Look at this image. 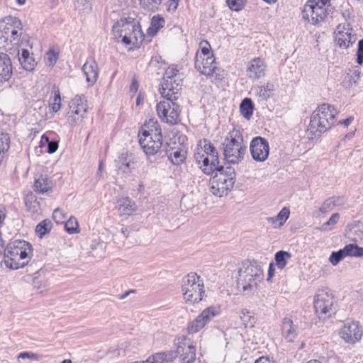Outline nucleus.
I'll return each mask as SVG.
<instances>
[{
    "label": "nucleus",
    "instance_id": "obj_1",
    "mask_svg": "<svg viewBox=\"0 0 363 363\" xmlns=\"http://www.w3.org/2000/svg\"><path fill=\"white\" fill-rule=\"evenodd\" d=\"M337 112L333 106L323 104L313 111L308 126L307 134L310 139L319 138L330 129L335 123Z\"/></svg>",
    "mask_w": 363,
    "mask_h": 363
},
{
    "label": "nucleus",
    "instance_id": "obj_2",
    "mask_svg": "<svg viewBox=\"0 0 363 363\" xmlns=\"http://www.w3.org/2000/svg\"><path fill=\"white\" fill-rule=\"evenodd\" d=\"M112 33L116 40L130 46L129 49L144 40L140 26L135 19H120L113 26Z\"/></svg>",
    "mask_w": 363,
    "mask_h": 363
},
{
    "label": "nucleus",
    "instance_id": "obj_3",
    "mask_svg": "<svg viewBox=\"0 0 363 363\" xmlns=\"http://www.w3.org/2000/svg\"><path fill=\"white\" fill-rule=\"evenodd\" d=\"M32 252L33 248L28 242L16 240L4 250V264L11 269L22 268L28 263Z\"/></svg>",
    "mask_w": 363,
    "mask_h": 363
},
{
    "label": "nucleus",
    "instance_id": "obj_4",
    "mask_svg": "<svg viewBox=\"0 0 363 363\" xmlns=\"http://www.w3.org/2000/svg\"><path fill=\"white\" fill-rule=\"evenodd\" d=\"M23 40V25L18 18L9 16L0 21V49L20 45Z\"/></svg>",
    "mask_w": 363,
    "mask_h": 363
},
{
    "label": "nucleus",
    "instance_id": "obj_5",
    "mask_svg": "<svg viewBox=\"0 0 363 363\" xmlns=\"http://www.w3.org/2000/svg\"><path fill=\"white\" fill-rule=\"evenodd\" d=\"M263 277V270L257 262L245 260L238 269V283L243 291L252 292L257 290Z\"/></svg>",
    "mask_w": 363,
    "mask_h": 363
},
{
    "label": "nucleus",
    "instance_id": "obj_6",
    "mask_svg": "<svg viewBox=\"0 0 363 363\" xmlns=\"http://www.w3.org/2000/svg\"><path fill=\"white\" fill-rule=\"evenodd\" d=\"M235 175L234 168L220 166L210 181L212 194L219 197L227 195L234 186Z\"/></svg>",
    "mask_w": 363,
    "mask_h": 363
},
{
    "label": "nucleus",
    "instance_id": "obj_7",
    "mask_svg": "<svg viewBox=\"0 0 363 363\" xmlns=\"http://www.w3.org/2000/svg\"><path fill=\"white\" fill-rule=\"evenodd\" d=\"M223 145L225 159L228 163L238 164L244 158L246 145L238 131L229 133Z\"/></svg>",
    "mask_w": 363,
    "mask_h": 363
},
{
    "label": "nucleus",
    "instance_id": "obj_8",
    "mask_svg": "<svg viewBox=\"0 0 363 363\" xmlns=\"http://www.w3.org/2000/svg\"><path fill=\"white\" fill-rule=\"evenodd\" d=\"M182 291L186 303H198L205 294L203 281L196 273L189 274L182 279Z\"/></svg>",
    "mask_w": 363,
    "mask_h": 363
},
{
    "label": "nucleus",
    "instance_id": "obj_9",
    "mask_svg": "<svg viewBox=\"0 0 363 363\" xmlns=\"http://www.w3.org/2000/svg\"><path fill=\"white\" fill-rule=\"evenodd\" d=\"M330 0H308L302 10L303 18L313 25H318L327 17Z\"/></svg>",
    "mask_w": 363,
    "mask_h": 363
},
{
    "label": "nucleus",
    "instance_id": "obj_10",
    "mask_svg": "<svg viewBox=\"0 0 363 363\" xmlns=\"http://www.w3.org/2000/svg\"><path fill=\"white\" fill-rule=\"evenodd\" d=\"M161 95L163 100L160 101V111L162 110V112L160 120L170 125L177 124L179 116V106L174 102V100H176L177 96L176 94L173 96Z\"/></svg>",
    "mask_w": 363,
    "mask_h": 363
},
{
    "label": "nucleus",
    "instance_id": "obj_11",
    "mask_svg": "<svg viewBox=\"0 0 363 363\" xmlns=\"http://www.w3.org/2000/svg\"><path fill=\"white\" fill-rule=\"evenodd\" d=\"M334 305V296L329 289H319L314 298L315 313L321 318L323 315H330Z\"/></svg>",
    "mask_w": 363,
    "mask_h": 363
},
{
    "label": "nucleus",
    "instance_id": "obj_12",
    "mask_svg": "<svg viewBox=\"0 0 363 363\" xmlns=\"http://www.w3.org/2000/svg\"><path fill=\"white\" fill-rule=\"evenodd\" d=\"M88 108L86 98L84 95H77L69 103L68 121L72 125L77 124L85 117Z\"/></svg>",
    "mask_w": 363,
    "mask_h": 363
},
{
    "label": "nucleus",
    "instance_id": "obj_13",
    "mask_svg": "<svg viewBox=\"0 0 363 363\" xmlns=\"http://www.w3.org/2000/svg\"><path fill=\"white\" fill-rule=\"evenodd\" d=\"M161 147L163 148L168 160L174 165H179L185 162L186 150L179 143L171 140L163 145L160 141Z\"/></svg>",
    "mask_w": 363,
    "mask_h": 363
},
{
    "label": "nucleus",
    "instance_id": "obj_14",
    "mask_svg": "<svg viewBox=\"0 0 363 363\" xmlns=\"http://www.w3.org/2000/svg\"><path fill=\"white\" fill-rule=\"evenodd\" d=\"M178 69L176 67H169L163 76L164 83L162 84V92L160 94L173 96L180 89V79L177 75Z\"/></svg>",
    "mask_w": 363,
    "mask_h": 363
},
{
    "label": "nucleus",
    "instance_id": "obj_15",
    "mask_svg": "<svg viewBox=\"0 0 363 363\" xmlns=\"http://www.w3.org/2000/svg\"><path fill=\"white\" fill-rule=\"evenodd\" d=\"M143 130L142 133H139V143L144 152L147 155H154L159 150V133L157 130Z\"/></svg>",
    "mask_w": 363,
    "mask_h": 363
},
{
    "label": "nucleus",
    "instance_id": "obj_16",
    "mask_svg": "<svg viewBox=\"0 0 363 363\" xmlns=\"http://www.w3.org/2000/svg\"><path fill=\"white\" fill-rule=\"evenodd\" d=\"M219 313L218 308L214 306H210L204 309L196 318L189 323L187 330L190 334L198 333L201 329L205 327L209 321Z\"/></svg>",
    "mask_w": 363,
    "mask_h": 363
},
{
    "label": "nucleus",
    "instance_id": "obj_17",
    "mask_svg": "<svg viewBox=\"0 0 363 363\" xmlns=\"http://www.w3.org/2000/svg\"><path fill=\"white\" fill-rule=\"evenodd\" d=\"M176 352L181 363H194L196 360V348L185 336L177 339Z\"/></svg>",
    "mask_w": 363,
    "mask_h": 363
},
{
    "label": "nucleus",
    "instance_id": "obj_18",
    "mask_svg": "<svg viewBox=\"0 0 363 363\" xmlns=\"http://www.w3.org/2000/svg\"><path fill=\"white\" fill-rule=\"evenodd\" d=\"M250 150L253 160L257 162H264L269 156V143L266 139L256 137L250 143Z\"/></svg>",
    "mask_w": 363,
    "mask_h": 363
},
{
    "label": "nucleus",
    "instance_id": "obj_19",
    "mask_svg": "<svg viewBox=\"0 0 363 363\" xmlns=\"http://www.w3.org/2000/svg\"><path fill=\"white\" fill-rule=\"evenodd\" d=\"M363 332L357 322L352 321L346 323L340 331L341 338L347 343L355 344L359 342Z\"/></svg>",
    "mask_w": 363,
    "mask_h": 363
},
{
    "label": "nucleus",
    "instance_id": "obj_20",
    "mask_svg": "<svg viewBox=\"0 0 363 363\" xmlns=\"http://www.w3.org/2000/svg\"><path fill=\"white\" fill-rule=\"evenodd\" d=\"M195 67L202 74L206 76H213L216 74L215 78H217L218 70L215 62V57L211 53L210 57H201L200 55L195 57Z\"/></svg>",
    "mask_w": 363,
    "mask_h": 363
},
{
    "label": "nucleus",
    "instance_id": "obj_21",
    "mask_svg": "<svg viewBox=\"0 0 363 363\" xmlns=\"http://www.w3.org/2000/svg\"><path fill=\"white\" fill-rule=\"evenodd\" d=\"M335 40L340 48H347L354 41L349 24H339L335 32Z\"/></svg>",
    "mask_w": 363,
    "mask_h": 363
},
{
    "label": "nucleus",
    "instance_id": "obj_22",
    "mask_svg": "<svg viewBox=\"0 0 363 363\" xmlns=\"http://www.w3.org/2000/svg\"><path fill=\"white\" fill-rule=\"evenodd\" d=\"M266 64L263 59L256 57L249 62L247 67V74L249 78L257 79L265 74Z\"/></svg>",
    "mask_w": 363,
    "mask_h": 363
},
{
    "label": "nucleus",
    "instance_id": "obj_23",
    "mask_svg": "<svg viewBox=\"0 0 363 363\" xmlns=\"http://www.w3.org/2000/svg\"><path fill=\"white\" fill-rule=\"evenodd\" d=\"M13 74V66L10 57L0 52V83L8 82Z\"/></svg>",
    "mask_w": 363,
    "mask_h": 363
},
{
    "label": "nucleus",
    "instance_id": "obj_24",
    "mask_svg": "<svg viewBox=\"0 0 363 363\" xmlns=\"http://www.w3.org/2000/svg\"><path fill=\"white\" fill-rule=\"evenodd\" d=\"M116 208L119 215L130 216L137 209L135 203L128 197H121L117 199Z\"/></svg>",
    "mask_w": 363,
    "mask_h": 363
},
{
    "label": "nucleus",
    "instance_id": "obj_25",
    "mask_svg": "<svg viewBox=\"0 0 363 363\" xmlns=\"http://www.w3.org/2000/svg\"><path fill=\"white\" fill-rule=\"evenodd\" d=\"M82 72L89 85H93L98 78V69L94 60L86 62L82 67Z\"/></svg>",
    "mask_w": 363,
    "mask_h": 363
},
{
    "label": "nucleus",
    "instance_id": "obj_26",
    "mask_svg": "<svg viewBox=\"0 0 363 363\" xmlns=\"http://www.w3.org/2000/svg\"><path fill=\"white\" fill-rule=\"evenodd\" d=\"M18 60L23 69L29 72L33 71L37 65L33 54L26 49H23L21 54L18 52Z\"/></svg>",
    "mask_w": 363,
    "mask_h": 363
},
{
    "label": "nucleus",
    "instance_id": "obj_27",
    "mask_svg": "<svg viewBox=\"0 0 363 363\" xmlns=\"http://www.w3.org/2000/svg\"><path fill=\"white\" fill-rule=\"evenodd\" d=\"M281 332L284 338L289 342L294 341L296 337L297 333L296 327L291 318L285 317L282 320Z\"/></svg>",
    "mask_w": 363,
    "mask_h": 363
},
{
    "label": "nucleus",
    "instance_id": "obj_28",
    "mask_svg": "<svg viewBox=\"0 0 363 363\" xmlns=\"http://www.w3.org/2000/svg\"><path fill=\"white\" fill-rule=\"evenodd\" d=\"M218 164V157H215L213 155L212 158H211V157L207 155L205 158H203L201 164H199V167L205 174H210L219 169L220 166Z\"/></svg>",
    "mask_w": 363,
    "mask_h": 363
},
{
    "label": "nucleus",
    "instance_id": "obj_29",
    "mask_svg": "<svg viewBox=\"0 0 363 363\" xmlns=\"http://www.w3.org/2000/svg\"><path fill=\"white\" fill-rule=\"evenodd\" d=\"M290 215V211L288 208L284 207L280 212L274 217H268L267 220L273 225L274 228H280L282 226Z\"/></svg>",
    "mask_w": 363,
    "mask_h": 363
},
{
    "label": "nucleus",
    "instance_id": "obj_30",
    "mask_svg": "<svg viewBox=\"0 0 363 363\" xmlns=\"http://www.w3.org/2000/svg\"><path fill=\"white\" fill-rule=\"evenodd\" d=\"M52 182L50 180L43 176L36 179L34 184V190L37 193L44 194L52 189Z\"/></svg>",
    "mask_w": 363,
    "mask_h": 363
},
{
    "label": "nucleus",
    "instance_id": "obj_31",
    "mask_svg": "<svg viewBox=\"0 0 363 363\" xmlns=\"http://www.w3.org/2000/svg\"><path fill=\"white\" fill-rule=\"evenodd\" d=\"M342 199L340 197H330L327 199L318 209V212L325 214L331 211L336 206L342 203Z\"/></svg>",
    "mask_w": 363,
    "mask_h": 363
},
{
    "label": "nucleus",
    "instance_id": "obj_32",
    "mask_svg": "<svg viewBox=\"0 0 363 363\" xmlns=\"http://www.w3.org/2000/svg\"><path fill=\"white\" fill-rule=\"evenodd\" d=\"M240 110L244 118L250 119L254 110V104L251 99L245 98L240 105Z\"/></svg>",
    "mask_w": 363,
    "mask_h": 363
},
{
    "label": "nucleus",
    "instance_id": "obj_33",
    "mask_svg": "<svg viewBox=\"0 0 363 363\" xmlns=\"http://www.w3.org/2000/svg\"><path fill=\"white\" fill-rule=\"evenodd\" d=\"M345 257H361L363 256V248L354 244H349L342 249Z\"/></svg>",
    "mask_w": 363,
    "mask_h": 363
},
{
    "label": "nucleus",
    "instance_id": "obj_34",
    "mask_svg": "<svg viewBox=\"0 0 363 363\" xmlns=\"http://www.w3.org/2000/svg\"><path fill=\"white\" fill-rule=\"evenodd\" d=\"M291 255L286 251H279L275 254L276 264L278 268L284 269L287 263V261L291 259Z\"/></svg>",
    "mask_w": 363,
    "mask_h": 363
},
{
    "label": "nucleus",
    "instance_id": "obj_35",
    "mask_svg": "<svg viewBox=\"0 0 363 363\" xmlns=\"http://www.w3.org/2000/svg\"><path fill=\"white\" fill-rule=\"evenodd\" d=\"M240 318L245 327L252 328L256 323V318L253 312L242 310Z\"/></svg>",
    "mask_w": 363,
    "mask_h": 363
},
{
    "label": "nucleus",
    "instance_id": "obj_36",
    "mask_svg": "<svg viewBox=\"0 0 363 363\" xmlns=\"http://www.w3.org/2000/svg\"><path fill=\"white\" fill-rule=\"evenodd\" d=\"M52 223L48 220H44L40 222L35 228V232L38 236L41 238L46 233H49L51 230Z\"/></svg>",
    "mask_w": 363,
    "mask_h": 363
},
{
    "label": "nucleus",
    "instance_id": "obj_37",
    "mask_svg": "<svg viewBox=\"0 0 363 363\" xmlns=\"http://www.w3.org/2000/svg\"><path fill=\"white\" fill-rule=\"evenodd\" d=\"M340 216L339 213H333L330 218V219L327 222L324 223L319 229L322 231L331 230L337 223V222L340 220Z\"/></svg>",
    "mask_w": 363,
    "mask_h": 363
},
{
    "label": "nucleus",
    "instance_id": "obj_38",
    "mask_svg": "<svg viewBox=\"0 0 363 363\" xmlns=\"http://www.w3.org/2000/svg\"><path fill=\"white\" fill-rule=\"evenodd\" d=\"M66 231L69 234H75L79 232V224L77 220L71 216L65 224Z\"/></svg>",
    "mask_w": 363,
    "mask_h": 363
},
{
    "label": "nucleus",
    "instance_id": "obj_39",
    "mask_svg": "<svg viewBox=\"0 0 363 363\" xmlns=\"http://www.w3.org/2000/svg\"><path fill=\"white\" fill-rule=\"evenodd\" d=\"M177 357L178 354L176 352V350L160 352V363H171Z\"/></svg>",
    "mask_w": 363,
    "mask_h": 363
},
{
    "label": "nucleus",
    "instance_id": "obj_40",
    "mask_svg": "<svg viewBox=\"0 0 363 363\" xmlns=\"http://www.w3.org/2000/svg\"><path fill=\"white\" fill-rule=\"evenodd\" d=\"M273 86L267 84L265 86H262L258 87V91L257 94L259 98L263 100H267L269 99L272 93Z\"/></svg>",
    "mask_w": 363,
    "mask_h": 363
},
{
    "label": "nucleus",
    "instance_id": "obj_41",
    "mask_svg": "<svg viewBox=\"0 0 363 363\" xmlns=\"http://www.w3.org/2000/svg\"><path fill=\"white\" fill-rule=\"evenodd\" d=\"M200 51L196 52V56L200 55L201 57L211 56V45L206 40H202L199 43Z\"/></svg>",
    "mask_w": 363,
    "mask_h": 363
},
{
    "label": "nucleus",
    "instance_id": "obj_42",
    "mask_svg": "<svg viewBox=\"0 0 363 363\" xmlns=\"http://www.w3.org/2000/svg\"><path fill=\"white\" fill-rule=\"evenodd\" d=\"M58 59V53L53 50H48L45 56L44 60L45 65L49 67H52Z\"/></svg>",
    "mask_w": 363,
    "mask_h": 363
},
{
    "label": "nucleus",
    "instance_id": "obj_43",
    "mask_svg": "<svg viewBox=\"0 0 363 363\" xmlns=\"http://www.w3.org/2000/svg\"><path fill=\"white\" fill-rule=\"evenodd\" d=\"M345 253L342 249L337 252H333L329 257V261L333 266H336L340 261L345 258Z\"/></svg>",
    "mask_w": 363,
    "mask_h": 363
},
{
    "label": "nucleus",
    "instance_id": "obj_44",
    "mask_svg": "<svg viewBox=\"0 0 363 363\" xmlns=\"http://www.w3.org/2000/svg\"><path fill=\"white\" fill-rule=\"evenodd\" d=\"M359 79V72H354L352 74H348L343 82L344 86L350 88L353 84H356Z\"/></svg>",
    "mask_w": 363,
    "mask_h": 363
},
{
    "label": "nucleus",
    "instance_id": "obj_45",
    "mask_svg": "<svg viewBox=\"0 0 363 363\" xmlns=\"http://www.w3.org/2000/svg\"><path fill=\"white\" fill-rule=\"evenodd\" d=\"M226 3L231 10L239 11L244 8L246 0H226Z\"/></svg>",
    "mask_w": 363,
    "mask_h": 363
},
{
    "label": "nucleus",
    "instance_id": "obj_46",
    "mask_svg": "<svg viewBox=\"0 0 363 363\" xmlns=\"http://www.w3.org/2000/svg\"><path fill=\"white\" fill-rule=\"evenodd\" d=\"M159 30V14L154 16L151 20V25L147 29V35L154 36Z\"/></svg>",
    "mask_w": 363,
    "mask_h": 363
},
{
    "label": "nucleus",
    "instance_id": "obj_47",
    "mask_svg": "<svg viewBox=\"0 0 363 363\" xmlns=\"http://www.w3.org/2000/svg\"><path fill=\"white\" fill-rule=\"evenodd\" d=\"M202 147L203 150H205L206 155H208L209 157H211V158H212L213 155L215 157H218L216 148L213 146V145L211 144V143H208L206 140H203V141H202Z\"/></svg>",
    "mask_w": 363,
    "mask_h": 363
},
{
    "label": "nucleus",
    "instance_id": "obj_48",
    "mask_svg": "<svg viewBox=\"0 0 363 363\" xmlns=\"http://www.w3.org/2000/svg\"><path fill=\"white\" fill-rule=\"evenodd\" d=\"M140 3L148 11H155L159 9L157 0H140Z\"/></svg>",
    "mask_w": 363,
    "mask_h": 363
},
{
    "label": "nucleus",
    "instance_id": "obj_49",
    "mask_svg": "<svg viewBox=\"0 0 363 363\" xmlns=\"http://www.w3.org/2000/svg\"><path fill=\"white\" fill-rule=\"evenodd\" d=\"M206 156V155H205V150H203V148L202 147V141L200 140L199 143L198 144V147L196 150V152L194 153V159L196 162L198 164H201L203 158H205Z\"/></svg>",
    "mask_w": 363,
    "mask_h": 363
},
{
    "label": "nucleus",
    "instance_id": "obj_50",
    "mask_svg": "<svg viewBox=\"0 0 363 363\" xmlns=\"http://www.w3.org/2000/svg\"><path fill=\"white\" fill-rule=\"evenodd\" d=\"M50 107L54 112H57L61 107V98L59 91L55 93L53 101L50 104Z\"/></svg>",
    "mask_w": 363,
    "mask_h": 363
},
{
    "label": "nucleus",
    "instance_id": "obj_51",
    "mask_svg": "<svg viewBox=\"0 0 363 363\" xmlns=\"http://www.w3.org/2000/svg\"><path fill=\"white\" fill-rule=\"evenodd\" d=\"M26 205L29 211L32 212L33 213H38L39 203H38V202H37V201L35 199L33 201H31L29 199H27L26 200Z\"/></svg>",
    "mask_w": 363,
    "mask_h": 363
},
{
    "label": "nucleus",
    "instance_id": "obj_52",
    "mask_svg": "<svg viewBox=\"0 0 363 363\" xmlns=\"http://www.w3.org/2000/svg\"><path fill=\"white\" fill-rule=\"evenodd\" d=\"M43 139H45L48 142V152L50 154L54 153L58 148V142L56 140L50 141L48 137L43 135Z\"/></svg>",
    "mask_w": 363,
    "mask_h": 363
},
{
    "label": "nucleus",
    "instance_id": "obj_53",
    "mask_svg": "<svg viewBox=\"0 0 363 363\" xmlns=\"http://www.w3.org/2000/svg\"><path fill=\"white\" fill-rule=\"evenodd\" d=\"M357 63L359 65L363 63V39L358 42V48L356 53Z\"/></svg>",
    "mask_w": 363,
    "mask_h": 363
},
{
    "label": "nucleus",
    "instance_id": "obj_54",
    "mask_svg": "<svg viewBox=\"0 0 363 363\" xmlns=\"http://www.w3.org/2000/svg\"><path fill=\"white\" fill-rule=\"evenodd\" d=\"M18 358L30 359H33V360H37L38 361V360H40L41 359V356L38 354L33 353V352H21L18 354Z\"/></svg>",
    "mask_w": 363,
    "mask_h": 363
},
{
    "label": "nucleus",
    "instance_id": "obj_55",
    "mask_svg": "<svg viewBox=\"0 0 363 363\" xmlns=\"http://www.w3.org/2000/svg\"><path fill=\"white\" fill-rule=\"evenodd\" d=\"M179 4V0H169L167 4H165L166 6V11L168 13H172L174 12Z\"/></svg>",
    "mask_w": 363,
    "mask_h": 363
},
{
    "label": "nucleus",
    "instance_id": "obj_56",
    "mask_svg": "<svg viewBox=\"0 0 363 363\" xmlns=\"http://www.w3.org/2000/svg\"><path fill=\"white\" fill-rule=\"evenodd\" d=\"M65 214L59 208H56L52 213V218L55 220L56 223H62L65 219Z\"/></svg>",
    "mask_w": 363,
    "mask_h": 363
},
{
    "label": "nucleus",
    "instance_id": "obj_57",
    "mask_svg": "<svg viewBox=\"0 0 363 363\" xmlns=\"http://www.w3.org/2000/svg\"><path fill=\"white\" fill-rule=\"evenodd\" d=\"M151 129H152L153 130H157V122L155 121L153 119H150L148 122H146L144 124V126L143 127L142 130H150ZM142 132L143 131H141L140 133H142ZM150 132L152 133V131H150Z\"/></svg>",
    "mask_w": 363,
    "mask_h": 363
},
{
    "label": "nucleus",
    "instance_id": "obj_58",
    "mask_svg": "<svg viewBox=\"0 0 363 363\" xmlns=\"http://www.w3.org/2000/svg\"><path fill=\"white\" fill-rule=\"evenodd\" d=\"M138 363H158L159 355L158 353L150 356L145 361H138Z\"/></svg>",
    "mask_w": 363,
    "mask_h": 363
},
{
    "label": "nucleus",
    "instance_id": "obj_59",
    "mask_svg": "<svg viewBox=\"0 0 363 363\" xmlns=\"http://www.w3.org/2000/svg\"><path fill=\"white\" fill-rule=\"evenodd\" d=\"M82 4L85 6V9L86 11H89L91 10V4H89L88 0H77V7L79 8L80 5Z\"/></svg>",
    "mask_w": 363,
    "mask_h": 363
},
{
    "label": "nucleus",
    "instance_id": "obj_60",
    "mask_svg": "<svg viewBox=\"0 0 363 363\" xmlns=\"http://www.w3.org/2000/svg\"><path fill=\"white\" fill-rule=\"evenodd\" d=\"M139 87L138 81L134 78L133 79L131 85L130 86V91L132 93H136Z\"/></svg>",
    "mask_w": 363,
    "mask_h": 363
},
{
    "label": "nucleus",
    "instance_id": "obj_61",
    "mask_svg": "<svg viewBox=\"0 0 363 363\" xmlns=\"http://www.w3.org/2000/svg\"><path fill=\"white\" fill-rule=\"evenodd\" d=\"M274 267L273 266V264L271 263L269 267L268 277H267V280L269 281L271 279V278L274 276Z\"/></svg>",
    "mask_w": 363,
    "mask_h": 363
},
{
    "label": "nucleus",
    "instance_id": "obj_62",
    "mask_svg": "<svg viewBox=\"0 0 363 363\" xmlns=\"http://www.w3.org/2000/svg\"><path fill=\"white\" fill-rule=\"evenodd\" d=\"M255 363H272L267 357H262L257 359Z\"/></svg>",
    "mask_w": 363,
    "mask_h": 363
},
{
    "label": "nucleus",
    "instance_id": "obj_63",
    "mask_svg": "<svg viewBox=\"0 0 363 363\" xmlns=\"http://www.w3.org/2000/svg\"><path fill=\"white\" fill-rule=\"evenodd\" d=\"M353 121V117L350 116L342 121H340L341 124H343L345 127L348 126Z\"/></svg>",
    "mask_w": 363,
    "mask_h": 363
},
{
    "label": "nucleus",
    "instance_id": "obj_64",
    "mask_svg": "<svg viewBox=\"0 0 363 363\" xmlns=\"http://www.w3.org/2000/svg\"><path fill=\"white\" fill-rule=\"evenodd\" d=\"M121 233L124 235L125 238H127L130 233V229L129 228H122L121 229Z\"/></svg>",
    "mask_w": 363,
    "mask_h": 363
}]
</instances>
